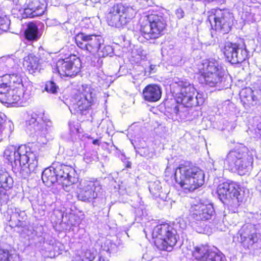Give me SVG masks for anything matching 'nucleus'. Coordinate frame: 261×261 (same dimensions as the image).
Segmentation results:
<instances>
[{
    "instance_id": "2eb2a0df",
    "label": "nucleus",
    "mask_w": 261,
    "mask_h": 261,
    "mask_svg": "<svg viewBox=\"0 0 261 261\" xmlns=\"http://www.w3.org/2000/svg\"><path fill=\"white\" fill-rule=\"evenodd\" d=\"M75 40L79 47L91 55L96 53L104 42V40L100 36L83 33L77 34Z\"/></svg>"
},
{
    "instance_id": "423d86ee",
    "label": "nucleus",
    "mask_w": 261,
    "mask_h": 261,
    "mask_svg": "<svg viewBox=\"0 0 261 261\" xmlns=\"http://www.w3.org/2000/svg\"><path fill=\"white\" fill-rule=\"evenodd\" d=\"M151 235L160 250L170 251L177 242V231L173 225L163 223L153 226Z\"/></svg>"
},
{
    "instance_id": "a211bd4d",
    "label": "nucleus",
    "mask_w": 261,
    "mask_h": 261,
    "mask_svg": "<svg viewBox=\"0 0 261 261\" xmlns=\"http://www.w3.org/2000/svg\"><path fill=\"white\" fill-rule=\"evenodd\" d=\"M95 94L88 85L83 86L81 93L75 98V102L72 106L75 113L84 114V112L93 104Z\"/></svg>"
},
{
    "instance_id": "f3484780",
    "label": "nucleus",
    "mask_w": 261,
    "mask_h": 261,
    "mask_svg": "<svg viewBox=\"0 0 261 261\" xmlns=\"http://www.w3.org/2000/svg\"><path fill=\"white\" fill-rule=\"evenodd\" d=\"M223 52L228 61L231 64L241 63L248 57L246 46L242 40L239 43H226Z\"/></svg>"
},
{
    "instance_id": "8fccbe9b",
    "label": "nucleus",
    "mask_w": 261,
    "mask_h": 261,
    "mask_svg": "<svg viewBox=\"0 0 261 261\" xmlns=\"http://www.w3.org/2000/svg\"><path fill=\"white\" fill-rule=\"evenodd\" d=\"M92 143L94 145H99V140H98V139L94 140L93 141Z\"/></svg>"
},
{
    "instance_id": "6e6d98bb",
    "label": "nucleus",
    "mask_w": 261,
    "mask_h": 261,
    "mask_svg": "<svg viewBox=\"0 0 261 261\" xmlns=\"http://www.w3.org/2000/svg\"><path fill=\"white\" fill-rule=\"evenodd\" d=\"M141 204V202L140 201L139 202V204H136L135 206H138L139 205H140Z\"/></svg>"
},
{
    "instance_id": "f704fd0d",
    "label": "nucleus",
    "mask_w": 261,
    "mask_h": 261,
    "mask_svg": "<svg viewBox=\"0 0 261 261\" xmlns=\"http://www.w3.org/2000/svg\"><path fill=\"white\" fill-rule=\"evenodd\" d=\"M146 55V51L142 49V47H138L132 51V56L134 57L138 56L136 58L138 60H143L145 59Z\"/></svg>"
},
{
    "instance_id": "3c124183",
    "label": "nucleus",
    "mask_w": 261,
    "mask_h": 261,
    "mask_svg": "<svg viewBox=\"0 0 261 261\" xmlns=\"http://www.w3.org/2000/svg\"><path fill=\"white\" fill-rule=\"evenodd\" d=\"M155 68V66L153 65H151L150 66V72L153 71Z\"/></svg>"
},
{
    "instance_id": "09e8293b",
    "label": "nucleus",
    "mask_w": 261,
    "mask_h": 261,
    "mask_svg": "<svg viewBox=\"0 0 261 261\" xmlns=\"http://www.w3.org/2000/svg\"><path fill=\"white\" fill-rule=\"evenodd\" d=\"M256 133L261 137V123L257 125V131Z\"/></svg>"
},
{
    "instance_id": "c756f323",
    "label": "nucleus",
    "mask_w": 261,
    "mask_h": 261,
    "mask_svg": "<svg viewBox=\"0 0 261 261\" xmlns=\"http://www.w3.org/2000/svg\"><path fill=\"white\" fill-rule=\"evenodd\" d=\"M96 255V251L93 248L84 250L81 255H76L72 261H92Z\"/></svg>"
},
{
    "instance_id": "c9c22d12",
    "label": "nucleus",
    "mask_w": 261,
    "mask_h": 261,
    "mask_svg": "<svg viewBox=\"0 0 261 261\" xmlns=\"http://www.w3.org/2000/svg\"><path fill=\"white\" fill-rule=\"evenodd\" d=\"M12 256L8 250L0 249V261H12Z\"/></svg>"
},
{
    "instance_id": "0eeeda50",
    "label": "nucleus",
    "mask_w": 261,
    "mask_h": 261,
    "mask_svg": "<svg viewBox=\"0 0 261 261\" xmlns=\"http://www.w3.org/2000/svg\"><path fill=\"white\" fill-rule=\"evenodd\" d=\"M28 133L40 144L47 142L46 136L52 126V122L44 114H33L26 121Z\"/></svg>"
},
{
    "instance_id": "72a5a7b5",
    "label": "nucleus",
    "mask_w": 261,
    "mask_h": 261,
    "mask_svg": "<svg viewBox=\"0 0 261 261\" xmlns=\"http://www.w3.org/2000/svg\"><path fill=\"white\" fill-rule=\"evenodd\" d=\"M10 24V20L6 15L0 16V30L3 31H7Z\"/></svg>"
},
{
    "instance_id": "de8ad7c7",
    "label": "nucleus",
    "mask_w": 261,
    "mask_h": 261,
    "mask_svg": "<svg viewBox=\"0 0 261 261\" xmlns=\"http://www.w3.org/2000/svg\"><path fill=\"white\" fill-rule=\"evenodd\" d=\"M60 246H61V244L59 242H56L55 244H53L52 247L54 251H58Z\"/></svg>"
},
{
    "instance_id": "864d4df0",
    "label": "nucleus",
    "mask_w": 261,
    "mask_h": 261,
    "mask_svg": "<svg viewBox=\"0 0 261 261\" xmlns=\"http://www.w3.org/2000/svg\"><path fill=\"white\" fill-rule=\"evenodd\" d=\"M144 232L146 233L148 231H149V229L146 226L145 228L144 229ZM146 236H147V234H146Z\"/></svg>"
},
{
    "instance_id": "393cba45",
    "label": "nucleus",
    "mask_w": 261,
    "mask_h": 261,
    "mask_svg": "<svg viewBox=\"0 0 261 261\" xmlns=\"http://www.w3.org/2000/svg\"><path fill=\"white\" fill-rule=\"evenodd\" d=\"M39 61L38 57L33 54H30L24 57L23 66L30 73L33 74L39 70Z\"/></svg>"
},
{
    "instance_id": "ddd939ff",
    "label": "nucleus",
    "mask_w": 261,
    "mask_h": 261,
    "mask_svg": "<svg viewBox=\"0 0 261 261\" xmlns=\"http://www.w3.org/2000/svg\"><path fill=\"white\" fill-rule=\"evenodd\" d=\"M81 66L80 58L75 55H71L64 59L59 60L53 71L58 73L61 77H72L80 71Z\"/></svg>"
},
{
    "instance_id": "412c9836",
    "label": "nucleus",
    "mask_w": 261,
    "mask_h": 261,
    "mask_svg": "<svg viewBox=\"0 0 261 261\" xmlns=\"http://www.w3.org/2000/svg\"><path fill=\"white\" fill-rule=\"evenodd\" d=\"M55 171L59 184H62L63 186L67 187L76 181L75 170L71 166L58 164L55 167Z\"/></svg>"
},
{
    "instance_id": "c85d7f7f",
    "label": "nucleus",
    "mask_w": 261,
    "mask_h": 261,
    "mask_svg": "<svg viewBox=\"0 0 261 261\" xmlns=\"http://www.w3.org/2000/svg\"><path fill=\"white\" fill-rule=\"evenodd\" d=\"M24 36L28 40L34 41L38 40L40 37V35L37 25L33 22L29 23L24 31Z\"/></svg>"
},
{
    "instance_id": "ea45409f",
    "label": "nucleus",
    "mask_w": 261,
    "mask_h": 261,
    "mask_svg": "<svg viewBox=\"0 0 261 261\" xmlns=\"http://www.w3.org/2000/svg\"><path fill=\"white\" fill-rule=\"evenodd\" d=\"M0 61L2 62H5L6 66L8 67L13 66L14 64V61L13 58L11 57H3L0 58Z\"/></svg>"
},
{
    "instance_id": "a18cd8bd",
    "label": "nucleus",
    "mask_w": 261,
    "mask_h": 261,
    "mask_svg": "<svg viewBox=\"0 0 261 261\" xmlns=\"http://www.w3.org/2000/svg\"><path fill=\"white\" fill-rule=\"evenodd\" d=\"M175 14L178 19H180L184 17V12L181 8H178L175 11Z\"/></svg>"
},
{
    "instance_id": "473e14b6",
    "label": "nucleus",
    "mask_w": 261,
    "mask_h": 261,
    "mask_svg": "<svg viewBox=\"0 0 261 261\" xmlns=\"http://www.w3.org/2000/svg\"><path fill=\"white\" fill-rule=\"evenodd\" d=\"M45 90L49 93L56 94L59 90L58 86L53 81H49L46 83Z\"/></svg>"
},
{
    "instance_id": "7ed1b4c3",
    "label": "nucleus",
    "mask_w": 261,
    "mask_h": 261,
    "mask_svg": "<svg viewBox=\"0 0 261 261\" xmlns=\"http://www.w3.org/2000/svg\"><path fill=\"white\" fill-rule=\"evenodd\" d=\"M176 182L184 190L191 192L201 187L204 182V174L199 168L185 163L180 164L174 172Z\"/></svg>"
},
{
    "instance_id": "a19ab883",
    "label": "nucleus",
    "mask_w": 261,
    "mask_h": 261,
    "mask_svg": "<svg viewBox=\"0 0 261 261\" xmlns=\"http://www.w3.org/2000/svg\"><path fill=\"white\" fill-rule=\"evenodd\" d=\"M136 187L135 184L128 185L125 187V191L127 194L130 195L134 193L136 191Z\"/></svg>"
},
{
    "instance_id": "9d476101",
    "label": "nucleus",
    "mask_w": 261,
    "mask_h": 261,
    "mask_svg": "<svg viewBox=\"0 0 261 261\" xmlns=\"http://www.w3.org/2000/svg\"><path fill=\"white\" fill-rule=\"evenodd\" d=\"M202 72L200 78L205 84L210 87H215L220 84L226 73L224 66L214 59L204 61L202 64Z\"/></svg>"
},
{
    "instance_id": "603ef678",
    "label": "nucleus",
    "mask_w": 261,
    "mask_h": 261,
    "mask_svg": "<svg viewBox=\"0 0 261 261\" xmlns=\"http://www.w3.org/2000/svg\"><path fill=\"white\" fill-rule=\"evenodd\" d=\"M98 261H108L106 260L104 257L100 256L99 258Z\"/></svg>"
},
{
    "instance_id": "13d9d810",
    "label": "nucleus",
    "mask_w": 261,
    "mask_h": 261,
    "mask_svg": "<svg viewBox=\"0 0 261 261\" xmlns=\"http://www.w3.org/2000/svg\"><path fill=\"white\" fill-rule=\"evenodd\" d=\"M259 239L260 240H261V234H259Z\"/></svg>"
},
{
    "instance_id": "aec40b11",
    "label": "nucleus",
    "mask_w": 261,
    "mask_h": 261,
    "mask_svg": "<svg viewBox=\"0 0 261 261\" xmlns=\"http://www.w3.org/2000/svg\"><path fill=\"white\" fill-rule=\"evenodd\" d=\"M191 217L196 221L207 220L214 215L215 211L212 204L197 202L191 204L189 210Z\"/></svg>"
},
{
    "instance_id": "bb28decb",
    "label": "nucleus",
    "mask_w": 261,
    "mask_h": 261,
    "mask_svg": "<svg viewBox=\"0 0 261 261\" xmlns=\"http://www.w3.org/2000/svg\"><path fill=\"white\" fill-rule=\"evenodd\" d=\"M242 101L248 106H254L256 103L257 98L253 94V91L249 87L243 89L240 93Z\"/></svg>"
},
{
    "instance_id": "f03ea898",
    "label": "nucleus",
    "mask_w": 261,
    "mask_h": 261,
    "mask_svg": "<svg viewBox=\"0 0 261 261\" xmlns=\"http://www.w3.org/2000/svg\"><path fill=\"white\" fill-rule=\"evenodd\" d=\"M171 90L175 95L178 105L174 108V112L181 118H187V111L184 108H192L202 105L204 98L201 93L196 91V89L187 80L175 79L171 85Z\"/></svg>"
},
{
    "instance_id": "b1692460",
    "label": "nucleus",
    "mask_w": 261,
    "mask_h": 261,
    "mask_svg": "<svg viewBox=\"0 0 261 261\" xmlns=\"http://www.w3.org/2000/svg\"><path fill=\"white\" fill-rule=\"evenodd\" d=\"M161 88L155 84H149L143 90V98L148 102H156L161 98Z\"/></svg>"
},
{
    "instance_id": "49530a36",
    "label": "nucleus",
    "mask_w": 261,
    "mask_h": 261,
    "mask_svg": "<svg viewBox=\"0 0 261 261\" xmlns=\"http://www.w3.org/2000/svg\"><path fill=\"white\" fill-rule=\"evenodd\" d=\"M179 226L182 229H184L186 228L187 223L182 219H180L178 222Z\"/></svg>"
},
{
    "instance_id": "79ce46f5",
    "label": "nucleus",
    "mask_w": 261,
    "mask_h": 261,
    "mask_svg": "<svg viewBox=\"0 0 261 261\" xmlns=\"http://www.w3.org/2000/svg\"><path fill=\"white\" fill-rule=\"evenodd\" d=\"M15 215L16 217L18 218V220L19 221H23L24 218L26 217V215L24 211H20L19 210H16V212Z\"/></svg>"
},
{
    "instance_id": "58836bf2",
    "label": "nucleus",
    "mask_w": 261,
    "mask_h": 261,
    "mask_svg": "<svg viewBox=\"0 0 261 261\" xmlns=\"http://www.w3.org/2000/svg\"><path fill=\"white\" fill-rule=\"evenodd\" d=\"M6 116L4 114L0 112V142L3 140L4 137L3 124L4 122Z\"/></svg>"
},
{
    "instance_id": "4be33fe9",
    "label": "nucleus",
    "mask_w": 261,
    "mask_h": 261,
    "mask_svg": "<svg viewBox=\"0 0 261 261\" xmlns=\"http://www.w3.org/2000/svg\"><path fill=\"white\" fill-rule=\"evenodd\" d=\"M240 237L242 245L247 248H249L258 240L257 234L251 225L243 227L240 231Z\"/></svg>"
},
{
    "instance_id": "39448f33",
    "label": "nucleus",
    "mask_w": 261,
    "mask_h": 261,
    "mask_svg": "<svg viewBox=\"0 0 261 261\" xmlns=\"http://www.w3.org/2000/svg\"><path fill=\"white\" fill-rule=\"evenodd\" d=\"M137 5L124 6L121 4H116L109 9L107 15V21L110 26L118 29L123 28L135 17L139 9H145Z\"/></svg>"
},
{
    "instance_id": "e433bc0d",
    "label": "nucleus",
    "mask_w": 261,
    "mask_h": 261,
    "mask_svg": "<svg viewBox=\"0 0 261 261\" xmlns=\"http://www.w3.org/2000/svg\"><path fill=\"white\" fill-rule=\"evenodd\" d=\"M34 230L32 227H27L23 228L21 233V235L24 238L28 237L29 239L30 237H32L34 235Z\"/></svg>"
},
{
    "instance_id": "5701e85b",
    "label": "nucleus",
    "mask_w": 261,
    "mask_h": 261,
    "mask_svg": "<svg viewBox=\"0 0 261 261\" xmlns=\"http://www.w3.org/2000/svg\"><path fill=\"white\" fill-rule=\"evenodd\" d=\"M7 86L21 89H25L20 75L15 73L5 74L0 77V85Z\"/></svg>"
},
{
    "instance_id": "1a4fd4ad",
    "label": "nucleus",
    "mask_w": 261,
    "mask_h": 261,
    "mask_svg": "<svg viewBox=\"0 0 261 261\" xmlns=\"http://www.w3.org/2000/svg\"><path fill=\"white\" fill-rule=\"evenodd\" d=\"M146 22L140 27V33L146 40L158 38L163 34L166 26V18L159 12L147 16Z\"/></svg>"
},
{
    "instance_id": "2f4dec72",
    "label": "nucleus",
    "mask_w": 261,
    "mask_h": 261,
    "mask_svg": "<svg viewBox=\"0 0 261 261\" xmlns=\"http://www.w3.org/2000/svg\"><path fill=\"white\" fill-rule=\"evenodd\" d=\"M113 48L110 45H101L100 48L97 52L99 57H105L108 56H111L113 54Z\"/></svg>"
},
{
    "instance_id": "dca6fc26",
    "label": "nucleus",
    "mask_w": 261,
    "mask_h": 261,
    "mask_svg": "<svg viewBox=\"0 0 261 261\" xmlns=\"http://www.w3.org/2000/svg\"><path fill=\"white\" fill-rule=\"evenodd\" d=\"M14 9L18 10L23 18L41 16L46 10V1H15Z\"/></svg>"
},
{
    "instance_id": "f257e3e1",
    "label": "nucleus",
    "mask_w": 261,
    "mask_h": 261,
    "mask_svg": "<svg viewBox=\"0 0 261 261\" xmlns=\"http://www.w3.org/2000/svg\"><path fill=\"white\" fill-rule=\"evenodd\" d=\"M4 157L15 170H19L22 176L27 178L38 167V149L33 143L28 145H22L17 147L9 146L4 151Z\"/></svg>"
},
{
    "instance_id": "4d7b16f0",
    "label": "nucleus",
    "mask_w": 261,
    "mask_h": 261,
    "mask_svg": "<svg viewBox=\"0 0 261 261\" xmlns=\"http://www.w3.org/2000/svg\"><path fill=\"white\" fill-rule=\"evenodd\" d=\"M130 163H128V164H127V167H130Z\"/></svg>"
},
{
    "instance_id": "f8f14e48",
    "label": "nucleus",
    "mask_w": 261,
    "mask_h": 261,
    "mask_svg": "<svg viewBox=\"0 0 261 261\" xmlns=\"http://www.w3.org/2000/svg\"><path fill=\"white\" fill-rule=\"evenodd\" d=\"M241 189L235 182H224L220 184L217 187V194L221 201L223 203L228 201V204L237 207L242 200Z\"/></svg>"
},
{
    "instance_id": "5fc2aeb1",
    "label": "nucleus",
    "mask_w": 261,
    "mask_h": 261,
    "mask_svg": "<svg viewBox=\"0 0 261 261\" xmlns=\"http://www.w3.org/2000/svg\"><path fill=\"white\" fill-rule=\"evenodd\" d=\"M98 63L99 64H101V63H102V60H101L100 59H99L98 60Z\"/></svg>"
},
{
    "instance_id": "37998d69",
    "label": "nucleus",
    "mask_w": 261,
    "mask_h": 261,
    "mask_svg": "<svg viewBox=\"0 0 261 261\" xmlns=\"http://www.w3.org/2000/svg\"><path fill=\"white\" fill-rule=\"evenodd\" d=\"M105 124H107V127L106 128V130L107 132L109 129L111 128V126L112 125L111 121L108 119L102 120L100 125L103 126Z\"/></svg>"
},
{
    "instance_id": "6ab92c4d",
    "label": "nucleus",
    "mask_w": 261,
    "mask_h": 261,
    "mask_svg": "<svg viewBox=\"0 0 261 261\" xmlns=\"http://www.w3.org/2000/svg\"><path fill=\"white\" fill-rule=\"evenodd\" d=\"M191 252L195 261H226L222 253L210 250L206 246L195 247Z\"/></svg>"
},
{
    "instance_id": "7c9ffc66",
    "label": "nucleus",
    "mask_w": 261,
    "mask_h": 261,
    "mask_svg": "<svg viewBox=\"0 0 261 261\" xmlns=\"http://www.w3.org/2000/svg\"><path fill=\"white\" fill-rule=\"evenodd\" d=\"M136 152L141 156H144L147 159L152 158L154 155L153 150H150L148 147L139 148L136 150Z\"/></svg>"
},
{
    "instance_id": "6e6552de",
    "label": "nucleus",
    "mask_w": 261,
    "mask_h": 261,
    "mask_svg": "<svg viewBox=\"0 0 261 261\" xmlns=\"http://www.w3.org/2000/svg\"><path fill=\"white\" fill-rule=\"evenodd\" d=\"M33 95V87L30 84L25 86V89L0 85V102L3 103L23 106Z\"/></svg>"
},
{
    "instance_id": "9b49d317",
    "label": "nucleus",
    "mask_w": 261,
    "mask_h": 261,
    "mask_svg": "<svg viewBox=\"0 0 261 261\" xmlns=\"http://www.w3.org/2000/svg\"><path fill=\"white\" fill-rule=\"evenodd\" d=\"M233 17L228 10L217 9L211 11L207 20L213 29L225 34L230 30Z\"/></svg>"
},
{
    "instance_id": "a878e982",
    "label": "nucleus",
    "mask_w": 261,
    "mask_h": 261,
    "mask_svg": "<svg viewBox=\"0 0 261 261\" xmlns=\"http://www.w3.org/2000/svg\"><path fill=\"white\" fill-rule=\"evenodd\" d=\"M56 175L55 167L46 168L42 173V180L46 186L50 187L56 182H59Z\"/></svg>"
},
{
    "instance_id": "4468645a",
    "label": "nucleus",
    "mask_w": 261,
    "mask_h": 261,
    "mask_svg": "<svg viewBox=\"0 0 261 261\" xmlns=\"http://www.w3.org/2000/svg\"><path fill=\"white\" fill-rule=\"evenodd\" d=\"M76 192L79 200L90 202L102 196V189L97 180L84 181L80 184Z\"/></svg>"
},
{
    "instance_id": "bf43d9fd",
    "label": "nucleus",
    "mask_w": 261,
    "mask_h": 261,
    "mask_svg": "<svg viewBox=\"0 0 261 261\" xmlns=\"http://www.w3.org/2000/svg\"><path fill=\"white\" fill-rule=\"evenodd\" d=\"M259 178H261V177H259ZM259 180L261 181V179H260Z\"/></svg>"
},
{
    "instance_id": "c03bdc74",
    "label": "nucleus",
    "mask_w": 261,
    "mask_h": 261,
    "mask_svg": "<svg viewBox=\"0 0 261 261\" xmlns=\"http://www.w3.org/2000/svg\"><path fill=\"white\" fill-rule=\"evenodd\" d=\"M245 15L246 17L244 18V21H245L246 22L249 23L255 21V19L254 18V15H252V14L250 13L248 15L246 14Z\"/></svg>"
},
{
    "instance_id": "20e7f679",
    "label": "nucleus",
    "mask_w": 261,
    "mask_h": 261,
    "mask_svg": "<svg viewBox=\"0 0 261 261\" xmlns=\"http://www.w3.org/2000/svg\"><path fill=\"white\" fill-rule=\"evenodd\" d=\"M255 153V150H249L246 146H242L229 151L224 161V164L227 166L229 170L237 171L240 175H243L252 169Z\"/></svg>"
},
{
    "instance_id": "cd10ccee",
    "label": "nucleus",
    "mask_w": 261,
    "mask_h": 261,
    "mask_svg": "<svg viewBox=\"0 0 261 261\" xmlns=\"http://www.w3.org/2000/svg\"><path fill=\"white\" fill-rule=\"evenodd\" d=\"M149 190L150 193L155 198H160L163 200L166 198V193L162 190V186L161 182L158 181H152L149 183Z\"/></svg>"
},
{
    "instance_id": "4c0bfd02",
    "label": "nucleus",
    "mask_w": 261,
    "mask_h": 261,
    "mask_svg": "<svg viewBox=\"0 0 261 261\" xmlns=\"http://www.w3.org/2000/svg\"><path fill=\"white\" fill-rule=\"evenodd\" d=\"M69 127L72 135H75L79 133L78 123L75 124L74 122L70 121L69 122Z\"/></svg>"
}]
</instances>
